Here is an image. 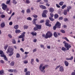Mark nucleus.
Returning <instances> with one entry per match:
<instances>
[{"mask_svg":"<svg viewBox=\"0 0 75 75\" xmlns=\"http://www.w3.org/2000/svg\"><path fill=\"white\" fill-rule=\"evenodd\" d=\"M13 3H14L15 4H16L17 3V1H16V0H13Z\"/></svg>","mask_w":75,"mask_h":75,"instance_id":"obj_40","label":"nucleus"},{"mask_svg":"<svg viewBox=\"0 0 75 75\" xmlns=\"http://www.w3.org/2000/svg\"><path fill=\"white\" fill-rule=\"evenodd\" d=\"M13 72H14V73H16V72H18V71H17V70H16V69H15L13 71Z\"/></svg>","mask_w":75,"mask_h":75,"instance_id":"obj_62","label":"nucleus"},{"mask_svg":"<svg viewBox=\"0 0 75 75\" xmlns=\"http://www.w3.org/2000/svg\"><path fill=\"white\" fill-rule=\"evenodd\" d=\"M60 32L63 34H65V31L64 30H60Z\"/></svg>","mask_w":75,"mask_h":75,"instance_id":"obj_38","label":"nucleus"},{"mask_svg":"<svg viewBox=\"0 0 75 75\" xmlns=\"http://www.w3.org/2000/svg\"><path fill=\"white\" fill-rule=\"evenodd\" d=\"M64 2L63 1H61L59 3V5L60 6H63V4H64Z\"/></svg>","mask_w":75,"mask_h":75,"instance_id":"obj_23","label":"nucleus"},{"mask_svg":"<svg viewBox=\"0 0 75 75\" xmlns=\"http://www.w3.org/2000/svg\"><path fill=\"white\" fill-rule=\"evenodd\" d=\"M25 2L27 4H29V3H30V1L29 0H26Z\"/></svg>","mask_w":75,"mask_h":75,"instance_id":"obj_39","label":"nucleus"},{"mask_svg":"<svg viewBox=\"0 0 75 75\" xmlns=\"http://www.w3.org/2000/svg\"><path fill=\"white\" fill-rule=\"evenodd\" d=\"M64 64L66 67H68L69 65V63L67 61H65Z\"/></svg>","mask_w":75,"mask_h":75,"instance_id":"obj_14","label":"nucleus"},{"mask_svg":"<svg viewBox=\"0 0 75 75\" xmlns=\"http://www.w3.org/2000/svg\"><path fill=\"white\" fill-rule=\"evenodd\" d=\"M25 75H30V71H28L25 73Z\"/></svg>","mask_w":75,"mask_h":75,"instance_id":"obj_24","label":"nucleus"},{"mask_svg":"<svg viewBox=\"0 0 75 75\" xmlns=\"http://www.w3.org/2000/svg\"><path fill=\"white\" fill-rule=\"evenodd\" d=\"M28 20H32V19L30 17H28L27 18Z\"/></svg>","mask_w":75,"mask_h":75,"instance_id":"obj_47","label":"nucleus"},{"mask_svg":"<svg viewBox=\"0 0 75 75\" xmlns=\"http://www.w3.org/2000/svg\"><path fill=\"white\" fill-rule=\"evenodd\" d=\"M50 15L51 17H54V14H53L52 13H50Z\"/></svg>","mask_w":75,"mask_h":75,"instance_id":"obj_49","label":"nucleus"},{"mask_svg":"<svg viewBox=\"0 0 75 75\" xmlns=\"http://www.w3.org/2000/svg\"><path fill=\"white\" fill-rule=\"evenodd\" d=\"M33 24H35V25H36V21H33Z\"/></svg>","mask_w":75,"mask_h":75,"instance_id":"obj_57","label":"nucleus"},{"mask_svg":"<svg viewBox=\"0 0 75 75\" xmlns=\"http://www.w3.org/2000/svg\"><path fill=\"white\" fill-rule=\"evenodd\" d=\"M53 35V34L52 32L51 31H47V33L46 34V35L45 34H43L42 35V37H44L46 39H48V38H51L52 37Z\"/></svg>","mask_w":75,"mask_h":75,"instance_id":"obj_2","label":"nucleus"},{"mask_svg":"<svg viewBox=\"0 0 75 75\" xmlns=\"http://www.w3.org/2000/svg\"><path fill=\"white\" fill-rule=\"evenodd\" d=\"M8 36L10 38H12V36L11 35V34H9L8 35Z\"/></svg>","mask_w":75,"mask_h":75,"instance_id":"obj_59","label":"nucleus"},{"mask_svg":"<svg viewBox=\"0 0 75 75\" xmlns=\"http://www.w3.org/2000/svg\"><path fill=\"white\" fill-rule=\"evenodd\" d=\"M15 33H21V31L19 30H15Z\"/></svg>","mask_w":75,"mask_h":75,"instance_id":"obj_25","label":"nucleus"},{"mask_svg":"<svg viewBox=\"0 0 75 75\" xmlns=\"http://www.w3.org/2000/svg\"><path fill=\"white\" fill-rule=\"evenodd\" d=\"M15 64V63L14 62L12 61L11 63L10 64V66H14Z\"/></svg>","mask_w":75,"mask_h":75,"instance_id":"obj_18","label":"nucleus"},{"mask_svg":"<svg viewBox=\"0 0 75 75\" xmlns=\"http://www.w3.org/2000/svg\"><path fill=\"white\" fill-rule=\"evenodd\" d=\"M31 34H32L33 36H34L35 35V36H36L37 35V33L36 32H35V33H34V32H32L30 33Z\"/></svg>","mask_w":75,"mask_h":75,"instance_id":"obj_20","label":"nucleus"},{"mask_svg":"<svg viewBox=\"0 0 75 75\" xmlns=\"http://www.w3.org/2000/svg\"><path fill=\"white\" fill-rule=\"evenodd\" d=\"M57 28V26H55V25L53 27V30H56Z\"/></svg>","mask_w":75,"mask_h":75,"instance_id":"obj_43","label":"nucleus"},{"mask_svg":"<svg viewBox=\"0 0 75 75\" xmlns=\"http://www.w3.org/2000/svg\"><path fill=\"white\" fill-rule=\"evenodd\" d=\"M58 17H59V16H58V14H55L54 15V18L55 19L58 18Z\"/></svg>","mask_w":75,"mask_h":75,"instance_id":"obj_27","label":"nucleus"},{"mask_svg":"<svg viewBox=\"0 0 75 75\" xmlns=\"http://www.w3.org/2000/svg\"><path fill=\"white\" fill-rule=\"evenodd\" d=\"M40 7L42 9H46V7L44 5H40Z\"/></svg>","mask_w":75,"mask_h":75,"instance_id":"obj_16","label":"nucleus"},{"mask_svg":"<svg viewBox=\"0 0 75 75\" xmlns=\"http://www.w3.org/2000/svg\"><path fill=\"white\" fill-rule=\"evenodd\" d=\"M11 13H12V10H11L10 11V12L8 13V14H11Z\"/></svg>","mask_w":75,"mask_h":75,"instance_id":"obj_50","label":"nucleus"},{"mask_svg":"<svg viewBox=\"0 0 75 75\" xmlns=\"http://www.w3.org/2000/svg\"><path fill=\"white\" fill-rule=\"evenodd\" d=\"M1 28H4L5 27V24L4 23H2L1 24Z\"/></svg>","mask_w":75,"mask_h":75,"instance_id":"obj_17","label":"nucleus"},{"mask_svg":"<svg viewBox=\"0 0 75 75\" xmlns=\"http://www.w3.org/2000/svg\"><path fill=\"white\" fill-rule=\"evenodd\" d=\"M25 32H24L22 33L21 35H20L19 37V38H22V41H24V37H25Z\"/></svg>","mask_w":75,"mask_h":75,"instance_id":"obj_6","label":"nucleus"},{"mask_svg":"<svg viewBox=\"0 0 75 75\" xmlns=\"http://www.w3.org/2000/svg\"><path fill=\"white\" fill-rule=\"evenodd\" d=\"M73 59H74V57H73V56H71L70 58H66V60H67V61H71V60H72Z\"/></svg>","mask_w":75,"mask_h":75,"instance_id":"obj_11","label":"nucleus"},{"mask_svg":"<svg viewBox=\"0 0 75 75\" xmlns=\"http://www.w3.org/2000/svg\"><path fill=\"white\" fill-rule=\"evenodd\" d=\"M42 16L43 17H47V15H46V14H45V13H43Z\"/></svg>","mask_w":75,"mask_h":75,"instance_id":"obj_29","label":"nucleus"},{"mask_svg":"<svg viewBox=\"0 0 75 75\" xmlns=\"http://www.w3.org/2000/svg\"><path fill=\"white\" fill-rule=\"evenodd\" d=\"M63 43L64 44V47H62L61 50L62 51H67V50H69V48H71V45L67 43L66 41H64ZM65 47L66 48H65ZM66 48H67V49Z\"/></svg>","mask_w":75,"mask_h":75,"instance_id":"obj_1","label":"nucleus"},{"mask_svg":"<svg viewBox=\"0 0 75 75\" xmlns=\"http://www.w3.org/2000/svg\"><path fill=\"white\" fill-rule=\"evenodd\" d=\"M23 63L24 64H27L28 63V61H26V60H25L23 61Z\"/></svg>","mask_w":75,"mask_h":75,"instance_id":"obj_55","label":"nucleus"},{"mask_svg":"<svg viewBox=\"0 0 75 75\" xmlns=\"http://www.w3.org/2000/svg\"><path fill=\"white\" fill-rule=\"evenodd\" d=\"M49 18L50 19V20H51V21H53L55 20V19H53V18H52L51 17H50Z\"/></svg>","mask_w":75,"mask_h":75,"instance_id":"obj_37","label":"nucleus"},{"mask_svg":"<svg viewBox=\"0 0 75 75\" xmlns=\"http://www.w3.org/2000/svg\"><path fill=\"white\" fill-rule=\"evenodd\" d=\"M37 40L36 39H33V41L34 42H37Z\"/></svg>","mask_w":75,"mask_h":75,"instance_id":"obj_54","label":"nucleus"},{"mask_svg":"<svg viewBox=\"0 0 75 75\" xmlns=\"http://www.w3.org/2000/svg\"><path fill=\"white\" fill-rule=\"evenodd\" d=\"M43 64H40V66L39 67V69L41 71V72H43V73H45V71L44 70V69H45L46 67V68L48 67V65L46 64L44 66L42 67Z\"/></svg>","mask_w":75,"mask_h":75,"instance_id":"obj_4","label":"nucleus"},{"mask_svg":"<svg viewBox=\"0 0 75 75\" xmlns=\"http://www.w3.org/2000/svg\"><path fill=\"white\" fill-rule=\"evenodd\" d=\"M59 20H62L63 19V17H60L59 18Z\"/></svg>","mask_w":75,"mask_h":75,"instance_id":"obj_61","label":"nucleus"},{"mask_svg":"<svg viewBox=\"0 0 75 75\" xmlns=\"http://www.w3.org/2000/svg\"><path fill=\"white\" fill-rule=\"evenodd\" d=\"M49 11L50 12H51L52 13L54 11V9L52 8H50Z\"/></svg>","mask_w":75,"mask_h":75,"instance_id":"obj_21","label":"nucleus"},{"mask_svg":"<svg viewBox=\"0 0 75 75\" xmlns=\"http://www.w3.org/2000/svg\"><path fill=\"white\" fill-rule=\"evenodd\" d=\"M30 11H30V9L29 8V9H27L26 11V12H27L28 13H30Z\"/></svg>","mask_w":75,"mask_h":75,"instance_id":"obj_35","label":"nucleus"},{"mask_svg":"<svg viewBox=\"0 0 75 75\" xmlns=\"http://www.w3.org/2000/svg\"><path fill=\"white\" fill-rule=\"evenodd\" d=\"M8 47V45H6L4 47V49L5 50H7V48Z\"/></svg>","mask_w":75,"mask_h":75,"instance_id":"obj_45","label":"nucleus"},{"mask_svg":"<svg viewBox=\"0 0 75 75\" xmlns=\"http://www.w3.org/2000/svg\"><path fill=\"white\" fill-rule=\"evenodd\" d=\"M12 42L13 44H15L16 43V40H15V39H13L12 40Z\"/></svg>","mask_w":75,"mask_h":75,"instance_id":"obj_34","label":"nucleus"},{"mask_svg":"<svg viewBox=\"0 0 75 75\" xmlns=\"http://www.w3.org/2000/svg\"><path fill=\"white\" fill-rule=\"evenodd\" d=\"M13 28H15V30H17V29H18V25H16L14 26Z\"/></svg>","mask_w":75,"mask_h":75,"instance_id":"obj_19","label":"nucleus"},{"mask_svg":"<svg viewBox=\"0 0 75 75\" xmlns=\"http://www.w3.org/2000/svg\"><path fill=\"white\" fill-rule=\"evenodd\" d=\"M37 51V49L35 48L33 50V52H35Z\"/></svg>","mask_w":75,"mask_h":75,"instance_id":"obj_51","label":"nucleus"},{"mask_svg":"<svg viewBox=\"0 0 75 75\" xmlns=\"http://www.w3.org/2000/svg\"><path fill=\"white\" fill-rule=\"evenodd\" d=\"M9 25H13V22H10L9 23Z\"/></svg>","mask_w":75,"mask_h":75,"instance_id":"obj_58","label":"nucleus"},{"mask_svg":"<svg viewBox=\"0 0 75 75\" xmlns=\"http://www.w3.org/2000/svg\"><path fill=\"white\" fill-rule=\"evenodd\" d=\"M0 62L1 63V64H4V62L3 61V60H1Z\"/></svg>","mask_w":75,"mask_h":75,"instance_id":"obj_60","label":"nucleus"},{"mask_svg":"<svg viewBox=\"0 0 75 75\" xmlns=\"http://www.w3.org/2000/svg\"><path fill=\"white\" fill-rule=\"evenodd\" d=\"M32 16L34 17V18H37L38 17V16L37 15L35 14H33Z\"/></svg>","mask_w":75,"mask_h":75,"instance_id":"obj_31","label":"nucleus"},{"mask_svg":"<svg viewBox=\"0 0 75 75\" xmlns=\"http://www.w3.org/2000/svg\"><path fill=\"white\" fill-rule=\"evenodd\" d=\"M10 1H11L10 0H7L6 2V4H9V6L11 5V3H10Z\"/></svg>","mask_w":75,"mask_h":75,"instance_id":"obj_15","label":"nucleus"},{"mask_svg":"<svg viewBox=\"0 0 75 75\" xmlns=\"http://www.w3.org/2000/svg\"><path fill=\"white\" fill-rule=\"evenodd\" d=\"M44 22V20H42L40 21V23H42Z\"/></svg>","mask_w":75,"mask_h":75,"instance_id":"obj_53","label":"nucleus"},{"mask_svg":"<svg viewBox=\"0 0 75 75\" xmlns=\"http://www.w3.org/2000/svg\"><path fill=\"white\" fill-rule=\"evenodd\" d=\"M33 62H34V59H31V62H30V63L31 64H32V65H33L34 64L33 63Z\"/></svg>","mask_w":75,"mask_h":75,"instance_id":"obj_41","label":"nucleus"},{"mask_svg":"<svg viewBox=\"0 0 75 75\" xmlns=\"http://www.w3.org/2000/svg\"><path fill=\"white\" fill-rule=\"evenodd\" d=\"M66 7H67V5H64L62 6V9H64Z\"/></svg>","mask_w":75,"mask_h":75,"instance_id":"obj_26","label":"nucleus"},{"mask_svg":"<svg viewBox=\"0 0 75 75\" xmlns=\"http://www.w3.org/2000/svg\"><path fill=\"white\" fill-rule=\"evenodd\" d=\"M1 57H4V58L5 60H6V61H8L7 58L6 57V55L4 54H3L2 55H1Z\"/></svg>","mask_w":75,"mask_h":75,"instance_id":"obj_12","label":"nucleus"},{"mask_svg":"<svg viewBox=\"0 0 75 75\" xmlns=\"http://www.w3.org/2000/svg\"><path fill=\"white\" fill-rule=\"evenodd\" d=\"M61 24L58 21L55 24V26H56L57 28H61Z\"/></svg>","mask_w":75,"mask_h":75,"instance_id":"obj_8","label":"nucleus"},{"mask_svg":"<svg viewBox=\"0 0 75 75\" xmlns=\"http://www.w3.org/2000/svg\"><path fill=\"white\" fill-rule=\"evenodd\" d=\"M56 5L57 7V8H61V6L58 4H56Z\"/></svg>","mask_w":75,"mask_h":75,"instance_id":"obj_44","label":"nucleus"},{"mask_svg":"<svg viewBox=\"0 0 75 75\" xmlns=\"http://www.w3.org/2000/svg\"><path fill=\"white\" fill-rule=\"evenodd\" d=\"M28 28V26L26 25H25L24 26V29H27V28Z\"/></svg>","mask_w":75,"mask_h":75,"instance_id":"obj_30","label":"nucleus"},{"mask_svg":"<svg viewBox=\"0 0 75 75\" xmlns=\"http://www.w3.org/2000/svg\"><path fill=\"white\" fill-rule=\"evenodd\" d=\"M20 50H21V51H22V52H24V50H23V48H21V49H20Z\"/></svg>","mask_w":75,"mask_h":75,"instance_id":"obj_56","label":"nucleus"},{"mask_svg":"<svg viewBox=\"0 0 75 75\" xmlns=\"http://www.w3.org/2000/svg\"><path fill=\"white\" fill-rule=\"evenodd\" d=\"M64 21H68V19L67 18H65L64 19Z\"/></svg>","mask_w":75,"mask_h":75,"instance_id":"obj_63","label":"nucleus"},{"mask_svg":"<svg viewBox=\"0 0 75 75\" xmlns=\"http://www.w3.org/2000/svg\"><path fill=\"white\" fill-rule=\"evenodd\" d=\"M48 13V11L47 10H44L43 11V13L45 14H46Z\"/></svg>","mask_w":75,"mask_h":75,"instance_id":"obj_36","label":"nucleus"},{"mask_svg":"<svg viewBox=\"0 0 75 75\" xmlns=\"http://www.w3.org/2000/svg\"><path fill=\"white\" fill-rule=\"evenodd\" d=\"M14 48H13L10 47H8L6 51L7 54H8V53H10L9 54V56L10 57L12 56L13 54H14Z\"/></svg>","mask_w":75,"mask_h":75,"instance_id":"obj_3","label":"nucleus"},{"mask_svg":"<svg viewBox=\"0 0 75 75\" xmlns=\"http://www.w3.org/2000/svg\"><path fill=\"white\" fill-rule=\"evenodd\" d=\"M16 57L17 58H19V57H20V55L19 53H17L16 54Z\"/></svg>","mask_w":75,"mask_h":75,"instance_id":"obj_33","label":"nucleus"},{"mask_svg":"<svg viewBox=\"0 0 75 75\" xmlns=\"http://www.w3.org/2000/svg\"><path fill=\"white\" fill-rule=\"evenodd\" d=\"M1 6H2V8L3 10H6L7 8V5H5L4 3H2L1 4Z\"/></svg>","mask_w":75,"mask_h":75,"instance_id":"obj_7","label":"nucleus"},{"mask_svg":"<svg viewBox=\"0 0 75 75\" xmlns=\"http://www.w3.org/2000/svg\"><path fill=\"white\" fill-rule=\"evenodd\" d=\"M5 17H6V16H5V15L2 14L1 15V17L2 18H5Z\"/></svg>","mask_w":75,"mask_h":75,"instance_id":"obj_42","label":"nucleus"},{"mask_svg":"<svg viewBox=\"0 0 75 75\" xmlns=\"http://www.w3.org/2000/svg\"><path fill=\"white\" fill-rule=\"evenodd\" d=\"M36 26L38 30H41V27H42L41 25L36 24Z\"/></svg>","mask_w":75,"mask_h":75,"instance_id":"obj_10","label":"nucleus"},{"mask_svg":"<svg viewBox=\"0 0 75 75\" xmlns=\"http://www.w3.org/2000/svg\"><path fill=\"white\" fill-rule=\"evenodd\" d=\"M71 75H75V72H72Z\"/></svg>","mask_w":75,"mask_h":75,"instance_id":"obj_64","label":"nucleus"},{"mask_svg":"<svg viewBox=\"0 0 75 75\" xmlns=\"http://www.w3.org/2000/svg\"><path fill=\"white\" fill-rule=\"evenodd\" d=\"M72 9V6H68L67 7V10H64V15L66 16L67 14V12H69V10Z\"/></svg>","mask_w":75,"mask_h":75,"instance_id":"obj_5","label":"nucleus"},{"mask_svg":"<svg viewBox=\"0 0 75 75\" xmlns=\"http://www.w3.org/2000/svg\"><path fill=\"white\" fill-rule=\"evenodd\" d=\"M34 30L35 31H36L37 30H38V29L37 27H35L34 28Z\"/></svg>","mask_w":75,"mask_h":75,"instance_id":"obj_52","label":"nucleus"},{"mask_svg":"<svg viewBox=\"0 0 75 75\" xmlns=\"http://www.w3.org/2000/svg\"><path fill=\"white\" fill-rule=\"evenodd\" d=\"M27 71H28V69H27V68H26L24 69V72H27Z\"/></svg>","mask_w":75,"mask_h":75,"instance_id":"obj_46","label":"nucleus"},{"mask_svg":"<svg viewBox=\"0 0 75 75\" xmlns=\"http://www.w3.org/2000/svg\"><path fill=\"white\" fill-rule=\"evenodd\" d=\"M64 39L65 40H66L67 41V42H69V40H68V38H67V37L64 38Z\"/></svg>","mask_w":75,"mask_h":75,"instance_id":"obj_48","label":"nucleus"},{"mask_svg":"<svg viewBox=\"0 0 75 75\" xmlns=\"http://www.w3.org/2000/svg\"><path fill=\"white\" fill-rule=\"evenodd\" d=\"M53 35H54V37H55L56 38H57V37H58V35H57V32H55L53 34Z\"/></svg>","mask_w":75,"mask_h":75,"instance_id":"obj_22","label":"nucleus"},{"mask_svg":"<svg viewBox=\"0 0 75 75\" xmlns=\"http://www.w3.org/2000/svg\"><path fill=\"white\" fill-rule=\"evenodd\" d=\"M59 70L60 72H62V71H64V69L63 67L61 66L59 68Z\"/></svg>","mask_w":75,"mask_h":75,"instance_id":"obj_13","label":"nucleus"},{"mask_svg":"<svg viewBox=\"0 0 75 75\" xmlns=\"http://www.w3.org/2000/svg\"><path fill=\"white\" fill-rule=\"evenodd\" d=\"M0 54L1 55H4V53H3V51L2 50H0Z\"/></svg>","mask_w":75,"mask_h":75,"instance_id":"obj_32","label":"nucleus"},{"mask_svg":"<svg viewBox=\"0 0 75 75\" xmlns=\"http://www.w3.org/2000/svg\"><path fill=\"white\" fill-rule=\"evenodd\" d=\"M50 22V20L48 19L46 21L45 25L46 26H48V27H51V24H49Z\"/></svg>","mask_w":75,"mask_h":75,"instance_id":"obj_9","label":"nucleus"},{"mask_svg":"<svg viewBox=\"0 0 75 75\" xmlns=\"http://www.w3.org/2000/svg\"><path fill=\"white\" fill-rule=\"evenodd\" d=\"M8 72H11V73H12L13 72V71H14V69H10L8 70Z\"/></svg>","mask_w":75,"mask_h":75,"instance_id":"obj_28","label":"nucleus"}]
</instances>
